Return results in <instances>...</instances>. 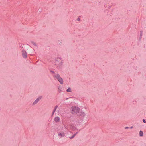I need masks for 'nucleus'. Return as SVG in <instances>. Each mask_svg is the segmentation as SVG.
<instances>
[{"instance_id": "obj_1", "label": "nucleus", "mask_w": 146, "mask_h": 146, "mask_svg": "<svg viewBox=\"0 0 146 146\" xmlns=\"http://www.w3.org/2000/svg\"><path fill=\"white\" fill-rule=\"evenodd\" d=\"M76 114L77 116L84 117L85 116V113L84 112L80 111L79 108L77 106H74V113Z\"/></svg>"}, {"instance_id": "obj_2", "label": "nucleus", "mask_w": 146, "mask_h": 146, "mask_svg": "<svg viewBox=\"0 0 146 146\" xmlns=\"http://www.w3.org/2000/svg\"><path fill=\"white\" fill-rule=\"evenodd\" d=\"M55 64L59 67H60L62 65V60L60 58H58L56 59Z\"/></svg>"}, {"instance_id": "obj_3", "label": "nucleus", "mask_w": 146, "mask_h": 146, "mask_svg": "<svg viewBox=\"0 0 146 146\" xmlns=\"http://www.w3.org/2000/svg\"><path fill=\"white\" fill-rule=\"evenodd\" d=\"M55 77L58 80L59 82L62 84H63V81L59 75L58 74H56L55 75Z\"/></svg>"}, {"instance_id": "obj_4", "label": "nucleus", "mask_w": 146, "mask_h": 146, "mask_svg": "<svg viewBox=\"0 0 146 146\" xmlns=\"http://www.w3.org/2000/svg\"><path fill=\"white\" fill-rule=\"evenodd\" d=\"M42 98L41 96L38 97L33 103V104L35 105Z\"/></svg>"}, {"instance_id": "obj_5", "label": "nucleus", "mask_w": 146, "mask_h": 146, "mask_svg": "<svg viewBox=\"0 0 146 146\" xmlns=\"http://www.w3.org/2000/svg\"><path fill=\"white\" fill-rule=\"evenodd\" d=\"M27 53L26 52L25 50L22 51V56L24 58H26L27 57Z\"/></svg>"}, {"instance_id": "obj_6", "label": "nucleus", "mask_w": 146, "mask_h": 146, "mask_svg": "<svg viewBox=\"0 0 146 146\" xmlns=\"http://www.w3.org/2000/svg\"><path fill=\"white\" fill-rule=\"evenodd\" d=\"M58 135L59 137L61 138L64 136L65 134L63 132H61L58 134Z\"/></svg>"}, {"instance_id": "obj_7", "label": "nucleus", "mask_w": 146, "mask_h": 146, "mask_svg": "<svg viewBox=\"0 0 146 146\" xmlns=\"http://www.w3.org/2000/svg\"><path fill=\"white\" fill-rule=\"evenodd\" d=\"M54 121L56 122H58L60 121V119L58 117H56L54 118Z\"/></svg>"}, {"instance_id": "obj_8", "label": "nucleus", "mask_w": 146, "mask_h": 146, "mask_svg": "<svg viewBox=\"0 0 146 146\" xmlns=\"http://www.w3.org/2000/svg\"><path fill=\"white\" fill-rule=\"evenodd\" d=\"M139 134L140 136L142 137L143 136V132L141 130H140L139 131Z\"/></svg>"}, {"instance_id": "obj_9", "label": "nucleus", "mask_w": 146, "mask_h": 146, "mask_svg": "<svg viewBox=\"0 0 146 146\" xmlns=\"http://www.w3.org/2000/svg\"><path fill=\"white\" fill-rule=\"evenodd\" d=\"M142 34H143V32L142 31H141L140 33V37L139 38L140 40H141L142 36Z\"/></svg>"}, {"instance_id": "obj_10", "label": "nucleus", "mask_w": 146, "mask_h": 146, "mask_svg": "<svg viewBox=\"0 0 146 146\" xmlns=\"http://www.w3.org/2000/svg\"><path fill=\"white\" fill-rule=\"evenodd\" d=\"M66 91L68 92H70L71 91V89L70 88H68L66 90Z\"/></svg>"}, {"instance_id": "obj_11", "label": "nucleus", "mask_w": 146, "mask_h": 146, "mask_svg": "<svg viewBox=\"0 0 146 146\" xmlns=\"http://www.w3.org/2000/svg\"><path fill=\"white\" fill-rule=\"evenodd\" d=\"M58 91L59 93H60L61 92L62 90H61V89L60 88H58Z\"/></svg>"}, {"instance_id": "obj_12", "label": "nucleus", "mask_w": 146, "mask_h": 146, "mask_svg": "<svg viewBox=\"0 0 146 146\" xmlns=\"http://www.w3.org/2000/svg\"><path fill=\"white\" fill-rule=\"evenodd\" d=\"M98 4H99L100 3V1L98 0L96 2Z\"/></svg>"}, {"instance_id": "obj_13", "label": "nucleus", "mask_w": 146, "mask_h": 146, "mask_svg": "<svg viewBox=\"0 0 146 146\" xmlns=\"http://www.w3.org/2000/svg\"><path fill=\"white\" fill-rule=\"evenodd\" d=\"M74 131L76 130H78V129L76 128V127H75L74 126Z\"/></svg>"}, {"instance_id": "obj_14", "label": "nucleus", "mask_w": 146, "mask_h": 146, "mask_svg": "<svg viewBox=\"0 0 146 146\" xmlns=\"http://www.w3.org/2000/svg\"><path fill=\"white\" fill-rule=\"evenodd\" d=\"M80 18H79V17H78L77 18V20L79 21L80 20Z\"/></svg>"}, {"instance_id": "obj_15", "label": "nucleus", "mask_w": 146, "mask_h": 146, "mask_svg": "<svg viewBox=\"0 0 146 146\" xmlns=\"http://www.w3.org/2000/svg\"><path fill=\"white\" fill-rule=\"evenodd\" d=\"M78 131H77L75 134H74V137L76 135V134L78 133Z\"/></svg>"}, {"instance_id": "obj_16", "label": "nucleus", "mask_w": 146, "mask_h": 146, "mask_svg": "<svg viewBox=\"0 0 146 146\" xmlns=\"http://www.w3.org/2000/svg\"><path fill=\"white\" fill-rule=\"evenodd\" d=\"M143 121L144 123H145L146 122V121L144 119H143Z\"/></svg>"}, {"instance_id": "obj_17", "label": "nucleus", "mask_w": 146, "mask_h": 146, "mask_svg": "<svg viewBox=\"0 0 146 146\" xmlns=\"http://www.w3.org/2000/svg\"><path fill=\"white\" fill-rule=\"evenodd\" d=\"M57 107H58V106H56L54 107V109L56 110Z\"/></svg>"}, {"instance_id": "obj_18", "label": "nucleus", "mask_w": 146, "mask_h": 146, "mask_svg": "<svg viewBox=\"0 0 146 146\" xmlns=\"http://www.w3.org/2000/svg\"><path fill=\"white\" fill-rule=\"evenodd\" d=\"M81 49V50H84V46H82Z\"/></svg>"}, {"instance_id": "obj_19", "label": "nucleus", "mask_w": 146, "mask_h": 146, "mask_svg": "<svg viewBox=\"0 0 146 146\" xmlns=\"http://www.w3.org/2000/svg\"><path fill=\"white\" fill-rule=\"evenodd\" d=\"M104 7L105 8H106L108 7V5L107 4L105 5Z\"/></svg>"}, {"instance_id": "obj_20", "label": "nucleus", "mask_w": 146, "mask_h": 146, "mask_svg": "<svg viewBox=\"0 0 146 146\" xmlns=\"http://www.w3.org/2000/svg\"><path fill=\"white\" fill-rule=\"evenodd\" d=\"M56 110H55V109H54V110L53 111V112L52 113L53 114H54V113L55 112V111Z\"/></svg>"}, {"instance_id": "obj_21", "label": "nucleus", "mask_w": 146, "mask_h": 146, "mask_svg": "<svg viewBox=\"0 0 146 146\" xmlns=\"http://www.w3.org/2000/svg\"><path fill=\"white\" fill-rule=\"evenodd\" d=\"M33 44L35 46H36V43H35L33 42Z\"/></svg>"}, {"instance_id": "obj_22", "label": "nucleus", "mask_w": 146, "mask_h": 146, "mask_svg": "<svg viewBox=\"0 0 146 146\" xmlns=\"http://www.w3.org/2000/svg\"><path fill=\"white\" fill-rule=\"evenodd\" d=\"M129 127H125V129H127L129 128Z\"/></svg>"}, {"instance_id": "obj_23", "label": "nucleus", "mask_w": 146, "mask_h": 146, "mask_svg": "<svg viewBox=\"0 0 146 146\" xmlns=\"http://www.w3.org/2000/svg\"><path fill=\"white\" fill-rule=\"evenodd\" d=\"M133 128V126H131V127H130V128L131 129H132V128Z\"/></svg>"}, {"instance_id": "obj_24", "label": "nucleus", "mask_w": 146, "mask_h": 146, "mask_svg": "<svg viewBox=\"0 0 146 146\" xmlns=\"http://www.w3.org/2000/svg\"><path fill=\"white\" fill-rule=\"evenodd\" d=\"M79 122L78 121V123Z\"/></svg>"}, {"instance_id": "obj_25", "label": "nucleus", "mask_w": 146, "mask_h": 146, "mask_svg": "<svg viewBox=\"0 0 146 146\" xmlns=\"http://www.w3.org/2000/svg\"><path fill=\"white\" fill-rule=\"evenodd\" d=\"M73 137H72L71 138H72Z\"/></svg>"}]
</instances>
